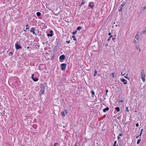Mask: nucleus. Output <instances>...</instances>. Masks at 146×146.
<instances>
[{
    "label": "nucleus",
    "instance_id": "nucleus-1",
    "mask_svg": "<svg viewBox=\"0 0 146 146\" xmlns=\"http://www.w3.org/2000/svg\"><path fill=\"white\" fill-rule=\"evenodd\" d=\"M141 78L142 79L143 82H145V77L146 76L145 74V73L144 70H142L141 71Z\"/></svg>",
    "mask_w": 146,
    "mask_h": 146
},
{
    "label": "nucleus",
    "instance_id": "nucleus-2",
    "mask_svg": "<svg viewBox=\"0 0 146 146\" xmlns=\"http://www.w3.org/2000/svg\"><path fill=\"white\" fill-rule=\"evenodd\" d=\"M40 88L41 89L40 90V92L42 94H44V90L45 89V85L44 84H42Z\"/></svg>",
    "mask_w": 146,
    "mask_h": 146
},
{
    "label": "nucleus",
    "instance_id": "nucleus-3",
    "mask_svg": "<svg viewBox=\"0 0 146 146\" xmlns=\"http://www.w3.org/2000/svg\"><path fill=\"white\" fill-rule=\"evenodd\" d=\"M67 65L65 63H63L61 64V69L62 70H64L65 69L66 66Z\"/></svg>",
    "mask_w": 146,
    "mask_h": 146
},
{
    "label": "nucleus",
    "instance_id": "nucleus-4",
    "mask_svg": "<svg viewBox=\"0 0 146 146\" xmlns=\"http://www.w3.org/2000/svg\"><path fill=\"white\" fill-rule=\"evenodd\" d=\"M139 33L138 32L135 36V38L137 40H139L140 39V36L141 35L140 34V33L139 34Z\"/></svg>",
    "mask_w": 146,
    "mask_h": 146
},
{
    "label": "nucleus",
    "instance_id": "nucleus-5",
    "mask_svg": "<svg viewBox=\"0 0 146 146\" xmlns=\"http://www.w3.org/2000/svg\"><path fill=\"white\" fill-rule=\"evenodd\" d=\"M15 46L17 49H21L22 48L21 46H19L17 43H16L15 44Z\"/></svg>",
    "mask_w": 146,
    "mask_h": 146
},
{
    "label": "nucleus",
    "instance_id": "nucleus-6",
    "mask_svg": "<svg viewBox=\"0 0 146 146\" xmlns=\"http://www.w3.org/2000/svg\"><path fill=\"white\" fill-rule=\"evenodd\" d=\"M67 111L65 109L64 110V111H62L61 113V114L62 116H64L65 115V113H67Z\"/></svg>",
    "mask_w": 146,
    "mask_h": 146
},
{
    "label": "nucleus",
    "instance_id": "nucleus-7",
    "mask_svg": "<svg viewBox=\"0 0 146 146\" xmlns=\"http://www.w3.org/2000/svg\"><path fill=\"white\" fill-rule=\"evenodd\" d=\"M120 80L121 82H124V84H127V81L125 79L121 78V79H120Z\"/></svg>",
    "mask_w": 146,
    "mask_h": 146
},
{
    "label": "nucleus",
    "instance_id": "nucleus-8",
    "mask_svg": "<svg viewBox=\"0 0 146 146\" xmlns=\"http://www.w3.org/2000/svg\"><path fill=\"white\" fill-rule=\"evenodd\" d=\"M35 30V29L34 27H32L30 31L31 33H33V34H35L34 31Z\"/></svg>",
    "mask_w": 146,
    "mask_h": 146
},
{
    "label": "nucleus",
    "instance_id": "nucleus-9",
    "mask_svg": "<svg viewBox=\"0 0 146 146\" xmlns=\"http://www.w3.org/2000/svg\"><path fill=\"white\" fill-rule=\"evenodd\" d=\"M89 6L90 7L92 8L94 6V3L92 2L90 3L89 4Z\"/></svg>",
    "mask_w": 146,
    "mask_h": 146
},
{
    "label": "nucleus",
    "instance_id": "nucleus-10",
    "mask_svg": "<svg viewBox=\"0 0 146 146\" xmlns=\"http://www.w3.org/2000/svg\"><path fill=\"white\" fill-rule=\"evenodd\" d=\"M65 56L64 55H62L60 57V59L62 60H63L65 59Z\"/></svg>",
    "mask_w": 146,
    "mask_h": 146
},
{
    "label": "nucleus",
    "instance_id": "nucleus-11",
    "mask_svg": "<svg viewBox=\"0 0 146 146\" xmlns=\"http://www.w3.org/2000/svg\"><path fill=\"white\" fill-rule=\"evenodd\" d=\"M109 110V108L108 107L106 108L103 109V111L104 112H105L106 111H108Z\"/></svg>",
    "mask_w": 146,
    "mask_h": 146
},
{
    "label": "nucleus",
    "instance_id": "nucleus-12",
    "mask_svg": "<svg viewBox=\"0 0 146 146\" xmlns=\"http://www.w3.org/2000/svg\"><path fill=\"white\" fill-rule=\"evenodd\" d=\"M146 30V29L145 28V30L141 32V33H140V35H141L142 34H146V32L145 31Z\"/></svg>",
    "mask_w": 146,
    "mask_h": 146
},
{
    "label": "nucleus",
    "instance_id": "nucleus-13",
    "mask_svg": "<svg viewBox=\"0 0 146 146\" xmlns=\"http://www.w3.org/2000/svg\"><path fill=\"white\" fill-rule=\"evenodd\" d=\"M82 2L81 4L80 5V6H81V5H83L85 3V2L84 1V0H82Z\"/></svg>",
    "mask_w": 146,
    "mask_h": 146
},
{
    "label": "nucleus",
    "instance_id": "nucleus-14",
    "mask_svg": "<svg viewBox=\"0 0 146 146\" xmlns=\"http://www.w3.org/2000/svg\"><path fill=\"white\" fill-rule=\"evenodd\" d=\"M53 33L48 34L47 36H53Z\"/></svg>",
    "mask_w": 146,
    "mask_h": 146
},
{
    "label": "nucleus",
    "instance_id": "nucleus-15",
    "mask_svg": "<svg viewBox=\"0 0 146 146\" xmlns=\"http://www.w3.org/2000/svg\"><path fill=\"white\" fill-rule=\"evenodd\" d=\"M115 109L117 110V111H118V112H119L120 111V109H119V107H117L116 108H115Z\"/></svg>",
    "mask_w": 146,
    "mask_h": 146
},
{
    "label": "nucleus",
    "instance_id": "nucleus-16",
    "mask_svg": "<svg viewBox=\"0 0 146 146\" xmlns=\"http://www.w3.org/2000/svg\"><path fill=\"white\" fill-rule=\"evenodd\" d=\"M36 15L38 16H40L41 15L40 13L38 12L36 13Z\"/></svg>",
    "mask_w": 146,
    "mask_h": 146
},
{
    "label": "nucleus",
    "instance_id": "nucleus-17",
    "mask_svg": "<svg viewBox=\"0 0 146 146\" xmlns=\"http://www.w3.org/2000/svg\"><path fill=\"white\" fill-rule=\"evenodd\" d=\"M81 29V27H78L76 29L77 30H80Z\"/></svg>",
    "mask_w": 146,
    "mask_h": 146
},
{
    "label": "nucleus",
    "instance_id": "nucleus-18",
    "mask_svg": "<svg viewBox=\"0 0 146 146\" xmlns=\"http://www.w3.org/2000/svg\"><path fill=\"white\" fill-rule=\"evenodd\" d=\"M72 38H73L74 40L75 41L76 40V38L75 36L74 35L72 36Z\"/></svg>",
    "mask_w": 146,
    "mask_h": 146
},
{
    "label": "nucleus",
    "instance_id": "nucleus-19",
    "mask_svg": "<svg viewBox=\"0 0 146 146\" xmlns=\"http://www.w3.org/2000/svg\"><path fill=\"white\" fill-rule=\"evenodd\" d=\"M97 71L95 70L94 74V76H96V74H97Z\"/></svg>",
    "mask_w": 146,
    "mask_h": 146
},
{
    "label": "nucleus",
    "instance_id": "nucleus-20",
    "mask_svg": "<svg viewBox=\"0 0 146 146\" xmlns=\"http://www.w3.org/2000/svg\"><path fill=\"white\" fill-rule=\"evenodd\" d=\"M77 32V31H75V32H73L72 33V34L73 35H74Z\"/></svg>",
    "mask_w": 146,
    "mask_h": 146
},
{
    "label": "nucleus",
    "instance_id": "nucleus-21",
    "mask_svg": "<svg viewBox=\"0 0 146 146\" xmlns=\"http://www.w3.org/2000/svg\"><path fill=\"white\" fill-rule=\"evenodd\" d=\"M33 80L35 81H38V79L37 78H34Z\"/></svg>",
    "mask_w": 146,
    "mask_h": 146
},
{
    "label": "nucleus",
    "instance_id": "nucleus-22",
    "mask_svg": "<svg viewBox=\"0 0 146 146\" xmlns=\"http://www.w3.org/2000/svg\"><path fill=\"white\" fill-rule=\"evenodd\" d=\"M141 141V139H139L138 141H137V144H138L139 143L140 141Z\"/></svg>",
    "mask_w": 146,
    "mask_h": 146
},
{
    "label": "nucleus",
    "instance_id": "nucleus-23",
    "mask_svg": "<svg viewBox=\"0 0 146 146\" xmlns=\"http://www.w3.org/2000/svg\"><path fill=\"white\" fill-rule=\"evenodd\" d=\"M115 73H112V77L113 78H114V77H115Z\"/></svg>",
    "mask_w": 146,
    "mask_h": 146
},
{
    "label": "nucleus",
    "instance_id": "nucleus-24",
    "mask_svg": "<svg viewBox=\"0 0 146 146\" xmlns=\"http://www.w3.org/2000/svg\"><path fill=\"white\" fill-rule=\"evenodd\" d=\"M91 93L92 94V95L93 96H94V94H95V93H94V91H91Z\"/></svg>",
    "mask_w": 146,
    "mask_h": 146
},
{
    "label": "nucleus",
    "instance_id": "nucleus-25",
    "mask_svg": "<svg viewBox=\"0 0 146 146\" xmlns=\"http://www.w3.org/2000/svg\"><path fill=\"white\" fill-rule=\"evenodd\" d=\"M59 145L57 143H55V144L54 146H59Z\"/></svg>",
    "mask_w": 146,
    "mask_h": 146
},
{
    "label": "nucleus",
    "instance_id": "nucleus-26",
    "mask_svg": "<svg viewBox=\"0 0 146 146\" xmlns=\"http://www.w3.org/2000/svg\"><path fill=\"white\" fill-rule=\"evenodd\" d=\"M112 36V35H111L109 37V39H108V41H109L111 39V38Z\"/></svg>",
    "mask_w": 146,
    "mask_h": 146
},
{
    "label": "nucleus",
    "instance_id": "nucleus-27",
    "mask_svg": "<svg viewBox=\"0 0 146 146\" xmlns=\"http://www.w3.org/2000/svg\"><path fill=\"white\" fill-rule=\"evenodd\" d=\"M13 53L12 52H10L9 53V55H12L13 54Z\"/></svg>",
    "mask_w": 146,
    "mask_h": 146
},
{
    "label": "nucleus",
    "instance_id": "nucleus-28",
    "mask_svg": "<svg viewBox=\"0 0 146 146\" xmlns=\"http://www.w3.org/2000/svg\"><path fill=\"white\" fill-rule=\"evenodd\" d=\"M26 27H27L26 28V29H28L29 27H28V25H27L26 26Z\"/></svg>",
    "mask_w": 146,
    "mask_h": 146
},
{
    "label": "nucleus",
    "instance_id": "nucleus-29",
    "mask_svg": "<svg viewBox=\"0 0 146 146\" xmlns=\"http://www.w3.org/2000/svg\"><path fill=\"white\" fill-rule=\"evenodd\" d=\"M126 111H127V112H129V110L128 109V107H126Z\"/></svg>",
    "mask_w": 146,
    "mask_h": 146
},
{
    "label": "nucleus",
    "instance_id": "nucleus-30",
    "mask_svg": "<svg viewBox=\"0 0 146 146\" xmlns=\"http://www.w3.org/2000/svg\"><path fill=\"white\" fill-rule=\"evenodd\" d=\"M66 42V43H69L70 42V40L67 41Z\"/></svg>",
    "mask_w": 146,
    "mask_h": 146
},
{
    "label": "nucleus",
    "instance_id": "nucleus-31",
    "mask_svg": "<svg viewBox=\"0 0 146 146\" xmlns=\"http://www.w3.org/2000/svg\"><path fill=\"white\" fill-rule=\"evenodd\" d=\"M33 75H34V74H33L32 76H31V78H32L33 79H33H34V78H33Z\"/></svg>",
    "mask_w": 146,
    "mask_h": 146
},
{
    "label": "nucleus",
    "instance_id": "nucleus-32",
    "mask_svg": "<svg viewBox=\"0 0 146 146\" xmlns=\"http://www.w3.org/2000/svg\"><path fill=\"white\" fill-rule=\"evenodd\" d=\"M139 125L138 123H137V124H136V126L137 127H138V126H139Z\"/></svg>",
    "mask_w": 146,
    "mask_h": 146
},
{
    "label": "nucleus",
    "instance_id": "nucleus-33",
    "mask_svg": "<svg viewBox=\"0 0 146 146\" xmlns=\"http://www.w3.org/2000/svg\"><path fill=\"white\" fill-rule=\"evenodd\" d=\"M143 129H141V133H142V132L143 131Z\"/></svg>",
    "mask_w": 146,
    "mask_h": 146
},
{
    "label": "nucleus",
    "instance_id": "nucleus-34",
    "mask_svg": "<svg viewBox=\"0 0 146 146\" xmlns=\"http://www.w3.org/2000/svg\"><path fill=\"white\" fill-rule=\"evenodd\" d=\"M123 102V100H120V102H121V103H122Z\"/></svg>",
    "mask_w": 146,
    "mask_h": 146
},
{
    "label": "nucleus",
    "instance_id": "nucleus-35",
    "mask_svg": "<svg viewBox=\"0 0 146 146\" xmlns=\"http://www.w3.org/2000/svg\"><path fill=\"white\" fill-rule=\"evenodd\" d=\"M112 39L114 41H115V40L116 39V38H112Z\"/></svg>",
    "mask_w": 146,
    "mask_h": 146
},
{
    "label": "nucleus",
    "instance_id": "nucleus-36",
    "mask_svg": "<svg viewBox=\"0 0 146 146\" xmlns=\"http://www.w3.org/2000/svg\"><path fill=\"white\" fill-rule=\"evenodd\" d=\"M122 10V7H121L120 9H119V11H121Z\"/></svg>",
    "mask_w": 146,
    "mask_h": 146
},
{
    "label": "nucleus",
    "instance_id": "nucleus-37",
    "mask_svg": "<svg viewBox=\"0 0 146 146\" xmlns=\"http://www.w3.org/2000/svg\"><path fill=\"white\" fill-rule=\"evenodd\" d=\"M137 49H139V52H141V49L140 48H138Z\"/></svg>",
    "mask_w": 146,
    "mask_h": 146
},
{
    "label": "nucleus",
    "instance_id": "nucleus-38",
    "mask_svg": "<svg viewBox=\"0 0 146 146\" xmlns=\"http://www.w3.org/2000/svg\"><path fill=\"white\" fill-rule=\"evenodd\" d=\"M116 143H117V141H114V144L115 145V144Z\"/></svg>",
    "mask_w": 146,
    "mask_h": 146
},
{
    "label": "nucleus",
    "instance_id": "nucleus-39",
    "mask_svg": "<svg viewBox=\"0 0 146 146\" xmlns=\"http://www.w3.org/2000/svg\"><path fill=\"white\" fill-rule=\"evenodd\" d=\"M146 9V7L145 6L143 7V10H144L145 9Z\"/></svg>",
    "mask_w": 146,
    "mask_h": 146
},
{
    "label": "nucleus",
    "instance_id": "nucleus-40",
    "mask_svg": "<svg viewBox=\"0 0 146 146\" xmlns=\"http://www.w3.org/2000/svg\"><path fill=\"white\" fill-rule=\"evenodd\" d=\"M111 33H108V35H109V36H110V35H111Z\"/></svg>",
    "mask_w": 146,
    "mask_h": 146
},
{
    "label": "nucleus",
    "instance_id": "nucleus-41",
    "mask_svg": "<svg viewBox=\"0 0 146 146\" xmlns=\"http://www.w3.org/2000/svg\"><path fill=\"white\" fill-rule=\"evenodd\" d=\"M124 4H122L121 5V7H122L124 5Z\"/></svg>",
    "mask_w": 146,
    "mask_h": 146
},
{
    "label": "nucleus",
    "instance_id": "nucleus-42",
    "mask_svg": "<svg viewBox=\"0 0 146 146\" xmlns=\"http://www.w3.org/2000/svg\"><path fill=\"white\" fill-rule=\"evenodd\" d=\"M50 33H53V31H50Z\"/></svg>",
    "mask_w": 146,
    "mask_h": 146
},
{
    "label": "nucleus",
    "instance_id": "nucleus-43",
    "mask_svg": "<svg viewBox=\"0 0 146 146\" xmlns=\"http://www.w3.org/2000/svg\"><path fill=\"white\" fill-rule=\"evenodd\" d=\"M106 93H107L108 92V90H106Z\"/></svg>",
    "mask_w": 146,
    "mask_h": 146
},
{
    "label": "nucleus",
    "instance_id": "nucleus-44",
    "mask_svg": "<svg viewBox=\"0 0 146 146\" xmlns=\"http://www.w3.org/2000/svg\"><path fill=\"white\" fill-rule=\"evenodd\" d=\"M139 135H138V136H137L136 137V138H137H137H138L139 137Z\"/></svg>",
    "mask_w": 146,
    "mask_h": 146
},
{
    "label": "nucleus",
    "instance_id": "nucleus-45",
    "mask_svg": "<svg viewBox=\"0 0 146 146\" xmlns=\"http://www.w3.org/2000/svg\"><path fill=\"white\" fill-rule=\"evenodd\" d=\"M121 74H122V76H123V75H124V74H123V73H122V72H121Z\"/></svg>",
    "mask_w": 146,
    "mask_h": 146
},
{
    "label": "nucleus",
    "instance_id": "nucleus-46",
    "mask_svg": "<svg viewBox=\"0 0 146 146\" xmlns=\"http://www.w3.org/2000/svg\"><path fill=\"white\" fill-rule=\"evenodd\" d=\"M142 133H140V134L139 136H141V135H142Z\"/></svg>",
    "mask_w": 146,
    "mask_h": 146
},
{
    "label": "nucleus",
    "instance_id": "nucleus-47",
    "mask_svg": "<svg viewBox=\"0 0 146 146\" xmlns=\"http://www.w3.org/2000/svg\"><path fill=\"white\" fill-rule=\"evenodd\" d=\"M119 135L120 136H122V134H120Z\"/></svg>",
    "mask_w": 146,
    "mask_h": 146
},
{
    "label": "nucleus",
    "instance_id": "nucleus-48",
    "mask_svg": "<svg viewBox=\"0 0 146 146\" xmlns=\"http://www.w3.org/2000/svg\"><path fill=\"white\" fill-rule=\"evenodd\" d=\"M125 78H127L128 79H129L126 76H125Z\"/></svg>",
    "mask_w": 146,
    "mask_h": 146
},
{
    "label": "nucleus",
    "instance_id": "nucleus-49",
    "mask_svg": "<svg viewBox=\"0 0 146 146\" xmlns=\"http://www.w3.org/2000/svg\"><path fill=\"white\" fill-rule=\"evenodd\" d=\"M119 137H118V139H119Z\"/></svg>",
    "mask_w": 146,
    "mask_h": 146
},
{
    "label": "nucleus",
    "instance_id": "nucleus-50",
    "mask_svg": "<svg viewBox=\"0 0 146 146\" xmlns=\"http://www.w3.org/2000/svg\"><path fill=\"white\" fill-rule=\"evenodd\" d=\"M108 44H106V46H108Z\"/></svg>",
    "mask_w": 146,
    "mask_h": 146
},
{
    "label": "nucleus",
    "instance_id": "nucleus-51",
    "mask_svg": "<svg viewBox=\"0 0 146 146\" xmlns=\"http://www.w3.org/2000/svg\"><path fill=\"white\" fill-rule=\"evenodd\" d=\"M113 146H115V145L114 144Z\"/></svg>",
    "mask_w": 146,
    "mask_h": 146
},
{
    "label": "nucleus",
    "instance_id": "nucleus-52",
    "mask_svg": "<svg viewBox=\"0 0 146 146\" xmlns=\"http://www.w3.org/2000/svg\"><path fill=\"white\" fill-rule=\"evenodd\" d=\"M29 46H28V47H27V48H28H28H29Z\"/></svg>",
    "mask_w": 146,
    "mask_h": 146
},
{
    "label": "nucleus",
    "instance_id": "nucleus-53",
    "mask_svg": "<svg viewBox=\"0 0 146 146\" xmlns=\"http://www.w3.org/2000/svg\"><path fill=\"white\" fill-rule=\"evenodd\" d=\"M127 75H128V74H127L126 75V76H127Z\"/></svg>",
    "mask_w": 146,
    "mask_h": 146
},
{
    "label": "nucleus",
    "instance_id": "nucleus-54",
    "mask_svg": "<svg viewBox=\"0 0 146 146\" xmlns=\"http://www.w3.org/2000/svg\"><path fill=\"white\" fill-rule=\"evenodd\" d=\"M75 146H76V145H75Z\"/></svg>",
    "mask_w": 146,
    "mask_h": 146
}]
</instances>
